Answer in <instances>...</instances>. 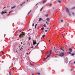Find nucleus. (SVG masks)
<instances>
[{"mask_svg": "<svg viewBox=\"0 0 75 75\" xmlns=\"http://www.w3.org/2000/svg\"><path fill=\"white\" fill-rule=\"evenodd\" d=\"M22 34H20L19 35V37H21L22 38H23V35H25V33H24L23 32H22Z\"/></svg>", "mask_w": 75, "mask_h": 75, "instance_id": "obj_1", "label": "nucleus"}, {"mask_svg": "<svg viewBox=\"0 0 75 75\" xmlns=\"http://www.w3.org/2000/svg\"><path fill=\"white\" fill-rule=\"evenodd\" d=\"M52 53V50H50V54H49L47 55V56L46 57V59L48 58V57H50V55H51V54Z\"/></svg>", "mask_w": 75, "mask_h": 75, "instance_id": "obj_2", "label": "nucleus"}, {"mask_svg": "<svg viewBox=\"0 0 75 75\" xmlns=\"http://www.w3.org/2000/svg\"><path fill=\"white\" fill-rule=\"evenodd\" d=\"M64 55H65V54L64 53L62 52L60 53V54H59V56H61V57H63V56H64Z\"/></svg>", "mask_w": 75, "mask_h": 75, "instance_id": "obj_3", "label": "nucleus"}, {"mask_svg": "<svg viewBox=\"0 0 75 75\" xmlns=\"http://www.w3.org/2000/svg\"><path fill=\"white\" fill-rule=\"evenodd\" d=\"M37 41L36 40H33V45H35V44H37Z\"/></svg>", "mask_w": 75, "mask_h": 75, "instance_id": "obj_4", "label": "nucleus"}, {"mask_svg": "<svg viewBox=\"0 0 75 75\" xmlns=\"http://www.w3.org/2000/svg\"><path fill=\"white\" fill-rule=\"evenodd\" d=\"M66 11L67 12V13H69V9H68V8H66Z\"/></svg>", "mask_w": 75, "mask_h": 75, "instance_id": "obj_5", "label": "nucleus"}, {"mask_svg": "<svg viewBox=\"0 0 75 75\" xmlns=\"http://www.w3.org/2000/svg\"><path fill=\"white\" fill-rule=\"evenodd\" d=\"M50 18H47L46 19V20H47V21H48V22H50Z\"/></svg>", "mask_w": 75, "mask_h": 75, "instance_id": "obj_6", "label": "nucleus"}, {"mask_svg": "<svg viewBox=\"0 0 75 75\" xmlns=\"http://www.w3.org/2000/svg\"><path fill=\"white\" fill-rule=\"evenodd\" d=\"M69 50L70 51V52H72V49L70 48L69 49Z\"/></svg>", "mask_w": 75, "mask_h": 75, "instance_id": "obj_7", "label": "nucleus"}, {"mask_svg": "<svg viewBox=\"0 0 75 75\" xmlns=\"http://www.w3.org/2000/svg\"><path fill=\"white\" fill-rule=\"evenodd\" d=\"M15 7H16V6H13V7H11V9H13V8H15Z\"/></svg>", "mask_w": 75, "mask_h": 75, "instance_id": "obj_8", "label": "nucleus"}, {"mask_svg": "<svg viewBox=\"0 0 75 75\" xmlns=\"http://www.w3.org/2000/svg\"><path fill=\"white\" fill-rule=\"evenodd\" d=\"M41 20H42V19H41V18H39V21H41Z\"/></svg>", "mask_w": 75, "mask_h": 75, "instance_id": "obj_9", "label": "nucleus"}, {"mask_svg": "<svg viewBox=\"0 0 75 75\" xmlns=\"http://www.w3.org/2000/svg\"><path fill=\"white\" fill-rule=\"evenodd\" d=\"M75 6L72 8H71V10H73L74 9H75Z\"/></svg>", "mask_w": 75, "mask_h": 75, "instance_id": "obj_10", "label": "nucleus"}, {"mask_svg": "<svg viewBox=\"0 0 75 75\" xmlns=\"http://www.w3.org/2000/svg\"><path fill=\"white\" fill-rule=\"evenodd\" d=\"M58 2H59V3H61V1L58 0Z\"/></svg>", "mask_w": 75, "mask_h": 75, "instance_id": "obj_11", "label": "nucleus"}, {"mask_svg": "<svg viewBox=\"0 0 75 75\" xmlns=\"http://www.w3.org/2000/svg\"><path fill=\"white\" fill-rule=\"evenodd\" d=\"M2 14H5V12L3 11L1 13Z\"/></svg>", "mask_w": 75, "mask_h": 75, "instance_id": "obj_12", "label": "nucleus"}, {"mask_svg": "<svg viewBox=\"0 0 75 75\" xmlns=\"http://www.w3.org/2000/svg\"><path fill=\"white\" fill-rule=\"evenodd\" d=\"M45 17H48V14H47L46 15H45Z\"/></svg>", "mask_w": 75, "mask_h": 75, "instance_id": "obj_13", "label": "nucleus"}, {"mask_svg": "<svg viewBox=\"0 0 75 75\" xmlns=\"http://www.w3.org/2000/svg\"><path fill=\"white\" fill-rule=\"evenodd\" d=\"M54 52H57V49H55V50H54Z\"/></svg>", "mask_w": 75, "mask_h": 75, "instance_id": "obj_14", "label": "nucleus"}, {"mask_svg": "<svg viewBox=\"0 0 75 75\" xmlns=\"http://www.w3.org/2000/svg\"><path fill=\"white\" fill-rule=\"evenodd\" d=\"M44 27H46V25L45 24H44L43 25Z\"/></svg>", "mask_w": 75, "mask_h": 75, "instance_id": "obj_15", "label": "nucleus"}, {"mask_svg": "<svg viewBox=\"0 0 75 75\" xmlns=\"http://www.w3.org/2000/svg\"><path fill=\"white\" fill-rule=\"evenodd\" d=\"M45 35H44L42 36V38H44L45 37Z\"/></svg>", "mask_w": 75, "mask_h": 75, "instance_id": "obj_16", "label": "nucleus"}, {"mask_svg": "<svg viewBox=\"0 0 75 75\" xmlns=\"http://www.w3.org/2000/svg\"><path fill=\"white\" fill-rule=\"evenodd\" d=\"M44 28L42 27L41 28V30H44Z\"/></svg>", "mask_w": 75, "mask_h": 75, "instance_id": "obj_17", "label": "nucleus"}, {"mask_svg": "<svg viewBox=\"0 0 75 75\" xmlns=\"http://www.w3.org/2000/svg\"><path fill=\"white\" fill-rule=\"evenodd\" d=\"M60 49L61 50H62V51H64V50L62 49V47H60Z\"/></svg>", "mask_w": 75, "mask_h": 75, "instance_id": "obj_18", "label": "nucleus"}, {"mask_svg": "<svg viewBox=\"0 0 75 75\" xmlns=\"http://www.w3.org/2000/svg\"><path fill=\"white\" fill-rule=\"evenodd\" d=\"M75 55V54L74 53L71 54V55H72V56H73V55Z\"/></svg>", "mask_w": 75, "mask_h": 75, "instance_id": "obj_19", "label": "nucleus"}, {"mask_svg": "<svg viewBox=\"0 0 75 75\" xmlns=\"http://www.w3.org/2000/svg\"><path fill=\"white\" fill-rule=\"evenodd\" d=\"M43 8V7H42L40 9V11H41L42 10V9Z\"/></svg>", "mask_w": 75, "mask_h": 75, "instance_id": "obj_20", "label": "nucleus"}, {"mask_svg": "<svg viewBox=\"0 0 75 75\" xmlns=\"http://www.w3.org/2000/svg\"><path fill=\"white\" fill-rule=\"evenodd\" d=\"M31 11H30L28 13V14H30V12H31Z\"/></svg>", "mask_w": 75, "mask_h": 75, "instance_id": "obj_21", "label": "nucleus"}, {"mask_svg": "<svg viewBox=\"0 0 75 75\" xmlns=\"http://www.w3.org/2000/svg\"><path fill=\"white\" fill-rule=\"evenodd\" d=\"M34 48V47L33 46H32L30 47V48Z\"/></svg>", "mask_w": 75, "mask_h": 75, "instance_id": "obj_22", "label": "nucleus"}, {"mask_svg": "<svg viewBox=\"0 0 75 75\" xmlns=\"http://www.w3.org/2000/svg\"><path fill=\"white\" fill-rule=\"evenodd\" d=\"M38 44H39V43H38L37 45L35 47H37V46H38Z\"/></svg>", "mask_w": 75, "mask_h": 75, "instance_id": "obj_23", "label": "nucleus"}, {"mask_svg": "<svg viewBox=\"0 0 75 75\" xmlns=\"http://www.w3.org/2000/svg\"><path fill=\"white\" fill-rule=\"evenodd\" d=\"M29 40H31V38H30V37H29Z\"/></svg>", "mask_w": 75, "mask_h": 75, "instance_id": "obj_24", "label": "nucleus"}, {"mask_svg": "<svg viewBox=\"0 0 75 75\" xmlns=\"http://www.w3.org/2000/svg\"><path fill=\"white\" fill-rule=\"evenodd\" d=\"M47 42H50V40H47Z\"/></svg>", "mask_w": 75, "mask_h": 75, "instance_id": "obj_25", "label": "nucleus"}, {"mask_svg": "<svg viewBox=\"0 0 75 75\" xmlns=\"http://www.w3.org/2000/svg\"><path fill=\"white\" fill-rule=\"evenodd\" d=\"M13 12V11H11L9 12V14H10V13H11V12Z\"/></svg>", "mask_w": 75, "mask_h": 75, "instance_id": "obj_26", "label": "nucleus"}, {"mask_svg": "<svg viewBox=\"0 0 75 75\" xmlns=\"http://www.w3.org/2000/svg\"><path fill=\"white\" fill-rule=\"evenodd\" d=\"M72 14H73V15H75V13H74V12H72Z\"/></svg>", "mask_w": 75, "mask_h": 75, "instance_id": "obj_27", "label": "nucleus"}, {"mask_svg": "<svg viewBox=\"0 0 75 75\" xmlns=\"http://www.w3.org/2000/svg\"><path fill=\"white\" fill-rule=\"evenodd\" d=\"M34 65V64H30V65H32V66H33V65Z\"/></svg>", "mask_w": 75, "mask_h": 75, "instance_id": "obj_28", "label": "nucleus"}, {"mask_svg": "<svg viewBox=\"0 0 75 75\" xmlns=\"http://www.w3.org/2000/svg\"><path fill=\"white\" fill-rule=\"evenodd\" d=\"M47 31H48V30H45V32H46V33H47Z\"/></svg>", "mask_w": 75, "mask_h": 75, "instance_id": "obj_29", "label": "nucleus"}, {"mask_svg": "<svg viewBox=\"0 0 75 75\" xmlns=\"http://www.w3.org/2000/svg\"><path fill=\"white\" fill-rule=\"evenodd\" d=\"M37 25H38L37 24H36V25H35V28H36V26H37Z\"/></svg>", "mask_w": 75, "mask_h": 75, "instance_id": "obj_30", "label": "nucleus"}, {"mask_svg": "<svg viewBox=\"0 0 75 75\" xmlns=\"http://www.w3.org/2000/svg\"><path fill=\"white\" fill-rule=\"evenodd\" d=\"M64 34H62V37L63 38H64Z\"/></svg>", "mask_w": 75, "mask_h": 75, "instance_id": "obj_31", "label": "nucleus"}, {"mask_svg": "<svg viewBox=\"0 0 75 75\" xmlns=\"http://www.w3.org/2000/svg\"><path fill=\"white\" fill-rule=\"evenodd\" d=\"M38 75H40V73H37Z\"/></svg>", "mask_w": 75, "mask_h": 75, "instance_id": "obj_32", "label": "nucleus"}, {"mask_svg": "<svg viewBox=\"0 0 75 75\" xmlns=\"http://www.w3.org/2000/svg\"><path fill=\"white\" fill-rule=\"evenodd\" d=\"M46 23L47 24V25L49 24L48 23V22H46Z\"/></svg>", "mask_w": 75, "mask_h": 75, "instance_id": "obj_33", "label": "nucleus"}, {"mask_svg": "<svg viewBox=\"0 0 75 75\" xmlns=\"http://www.w3.org/2000/svg\"><path fill=\"white\" fill-rule=\"evenodd\" d=\"M25 3V1H24V2H23L22 3V4H24V3Z\"/></svg>", "mask_w": 75, "mask_h": 75, "instance_id": "obj_34", "label": "nucleus"}, {"mask_svg": "<svg viewBox=\"0 0 75 75\" xmlns=\"http://www.w3.org/2000/svg\"><path fill=\"white\" fill-rule=\"evenodd\" d=\"M61 22H63V20L62 19L61 20Z\"/></svg>", "mask_w": 75, "mask_h": 75, "instance_id": "obj_35", "label": "nucleus"}, {"mask_svg": "<svg viewBox=\"0 0 75 75\" xmlns=\"http://www.w3.org/2000/svg\"><path fill=\"white\" fill-rule=\"evenodd\" d=\"M68 54H71V52H68Z\"/></svg>", "mask_w": 75, "mask_h": 75, "instance_id": "obj_36", "label": "nucleus"}, {"mask_svg": "<svg viewBox=\"0 0 75 75\" xmlns=\"http://www.w3.org/2000/svg\"><path fill=\"white\" fill-rule=\"evenodd\" d=\"M34 24L33 23V26H34Z\"/></svg>", "mask_w": 75, "mask_h": 75, "instance_id": "obj_37", "label": "nucleus"}, {"mask_svg": "<svg viewBox=\"0 0 75 75\" xmlns=\"http://www.w3.org/2000/svg\"><path fill=\"white\" fill-rule=\"evenodd\" d=\"M47 30H48L49 29V28L48 27V28H47Z\"/></svg>", "mask_w": 75, "mask_h": 75, "instance_id": "obj_38", "label": "nucleus"}, {"mask_svg": "<svg viewBox=\"0 0 75 75\" xmlns=\"http://www.w3.org/2000/svg\"><path fill=\"white\" fill-rule=\"evenodd\" d=\"M69 16H71V14L70 13H69Z\"/></svg>", "mask_w": 75, "mask_h": 75, "instance_id": "obj_39", "label": "nucleus"}, {"mask_svg": "<svg viewBox=\"0 0 75 75\" xmlns=\"http://www.w3.org/2000/svg\"><path fill=\"white\" fill-rule=\"evenodd\" d=\"M9 74L10 75H11V73L9 72Z\"/></svg>", "mask_w": 75, "mask_h": 75, "instance_id": "obj_40", "label": "nucleus"}, {"mask_svg": "<svg viewBox=\"0 0 75 75\" xmlns=\"http://www.w3.org/2000/svg\"><path fill=\"white\" fill-rule=\"evenodd\" d=\"M70 70L71 71H72L73 69H71Z\"/></svg>", "mask_w": 75, "mask_h": 75, "instance_id": "obj_41", "label": "nucleus"}, {"mask_svg": "<svg viewBox=\"0 0 75 75\" xmlns=\"http://www.w3.org/2000/svg\"><path fill=\"white\" fill-rule=\"evenodd\" d=\"M48 51L46 53V54H48Z\"/></svg>", "mask_w": 75, "mask_h": 75, "instance_id": "obj_42", "label": "nucleus"}, {"mask_svg": "<svg viewBox=\"0 0 75 75\" xmlns=\"http://www.w3.org/2000/svg\"><path fill=\"white\" fill-rule=\"evenodd\" d=\"M21 50H22V48H21L20 49V50H19V51H21Z\"/></svg>", "mask_w": 75, "mask_h": 75, "instance_id": "obj_43", "label": "nucleus"}, {"mask_svg": "<svg viewBox=\"0 0 75 75\" xmlns=\"http://www.w3.org/2000/svg\"><path fill=\"white\" fill-rule=\"evenodd\" d=\"M6 7H4L3 8V9H4V8H5Z\"/></svg>", "mask_w": 75, "mask_h": 75, "instance_id": "obj_44", "label": "nucleus"}, {"mask_svg": "<svg viewBox=\"0 0 75 75\" xmlns=\"http://www.w3.org/2000/svg\"><path fill=\"white\" fill-rule=\"evenodd\" d=\"M52 6V4H50V6Z\"/></svg>", "mask_w": 75, "mask_h": 75, "instance_id": "obj_45", "label": "nucleus"}, {"mask_svg": "<svg viewBox=\"0 0 75 75\" xmlns=\"http://www.w3.org/2000/svg\"><path fill=\"white\" fill-rule=\"evenodd\" d=\"M2 54H4V53L3 52H2Z\"/></svg>", "mask_w": 75, "mask_h": 75, "instance_id": "obj_46", "label": "nucleus"}, {"mask_svg": "<svg viewBox=\"0 0 75 75\" xmlns=\"http://www.w3.org/2000/svg\"><path fill=\"white\" fill-rule=\"evenodd\" d=\"M28 53H27V55H28Z\"/></svg>", "mask_w": 75, "mask_h": 75, "instance_id": "obj_47", "label": "nucleus"}, {"mask_svg": "<svg viewBox=\"0 0 75 75\" xmlns=\"http://www.w3.org/2000/svg\"><path fill=\"white\" fill-rule=\"evenodd\" d=\"M46 59V58H45L44 59Z\"/></svg>", "mask_w": 75, "mask_h": 75, "instance_id": "obj_48", "label": "nucleus"}, {"mask_svg": "<svg viewBox=\"0 0 75 75\" xmlns=\"http://www.w3.org/2000/svg\"><path fill=\"white\" fill-rule=\"evenodd\" d=\"M41 40H42V38H41Z\"/></svg>", "mask_w": 75, "mask_h": 75, "instance_id": "obj_49", "label": "nucleus"}, {"mask_svg": "<svg viewBox=\"0 0 75 75\" xmlns=\"http://www.w3.org/2000/svg\"><path fill=\"white\" fill-rule=\"evenodd\" d=\"M9 16V14H8L7 15V16Z\"/></svg>", "mask_w": 75, "mask_h": 75, "instance_id": "obj_50", "label": "nucleus"}, {"mask_svg": "<svg viewBox=\"0 0 75 75\" xmlns=\"http://www.w3.org/2000/svg\"><path fill=\"white\" fill-rule=\"evenodd\" d=\"M32 75H34V74L33 73L32 74Z\"/></svg>", "mask_w": 75, "mask_h": 75, "instance_id": "obj_51", "label": "nucleus"}, {"mask_svg": "<svg viewBox=\"0 0 75 75\" xmlns=\"http://www.w3.org/2000/svg\"><path fill=\"white\" fill-rule=\"evenodd\" d=\"M20 32H21V30H20Z\"/></svg>", "mask_w": 75, "mask_h": 75, "instance_id": "obj_52", "label": "nucleus"}, {"mask_svg": "<svg viewBox=\"0 0 75 75\" xmlns=\"http://www.w3.org/2000/svg\"><path fill=\"white\" fill-rule=\"evenodd\" d=\"M64 27H65V28H66V26L65 25H64Z\"/></svg>", "mask_w": 75, "mask_h": 75, "instance_id": "obj_53", "label": "nucleus"}, {"mask_svg": "<svg viewBox=\"0 0 75 75\" xmlns=\"http://www.w3.org/2000/svg\"><path fill=\"white\" fill-rule=\"evenodd\" d=\"M10 7V6H7V7Z\"/></svg>", "mask_w": 75, "mask_h": 75, "instance_id": "obj_54", "label": "nucleus"}, {"mask_svg": "<svg viewBox=\"0 0 75 75\" xmlns=\"http://www.w3.org/2000/svg\"><path fill=\"white\" fill-rule=\"evenodd\" d=\"M12 69L14 70V68H12Z\"/></svg>", "mask_w": 75, "mask_h": 75, "instance_id": "obj_55", "label": "nucleus"}, {"mask_svg": "<svg viewBox=\"0 0 75 75\" xmlns=\"http://www.w3.org/2000/svg\"><path fill=\"white\" fill-rule=\"evenodd\" d=\"M5 13H7V12H5Z\"/></svg>", "mask_w": 75, "mask_h": 75, "instance_id": "obj_56", "label": "nucleus"}, {"mask_svg": "<svg viewBox=\"0 0 75 75\" xmlns=\"http://www.w3.org/2000/svg\"><path fill=\"white\" fill-rule=\"evenodd\" d=\"M74 64H75V61L74 62Z\"/></svg>", "mask_w": 75, "mask_h": 75, "instance_id": "obj_57", "label": "nucleus"}, {"mask_svg": "<svg viewBox=\"0 0 75 75\" xmlns=\"http://www.w3.org/2000/svg\"><path fill=\"white\" fill-rule=\"evenodd\" d=\"M21 44H23V42H21Z\"/></svg>", "mask_w": 75, "mask_h": 75, "instance_id": "obj_58", "label": "nucleus"}, {"mask_svg": "<svg viewBox=\"0 0 75 75\" xmlns=\"http://www.w3.org/2000/svg\"><path fill=\"white\" fill-rule=\"evenodd\" d=\"M38 4H37L36 5V6H37V5Z\"/></svg>", "mask_w": 75, "mask_h": 75, "instance_id": "obj_59", "label": "nucleus"}, {"mask_svg": "<svg viewBox=\"0 0 75 75\" xmlns=\"http://www.w3.org/2000/svg\"><path fill=\"white\" fill-rule=\"evenodd\" d=\"M27 1H28V0H27Z\"/></svg>", "mask_w": 75, "mask_h": 75, "instance_id": "obj_60", "label": "nucleus"}, {"mask_svg": "<svg viewBox=\"0 0 75 75\" xmlns=\"http://www.w3.org/2000/svg\"><path fill=\"white\" fill-rule=\"evenodd\" d=\"M54 48H55V47H54Z\"/></svg>", "mask_w": 75, "mask_h": 75, "instance_id": "obj_61", "label": "nucleus"}, {"mask_svg": "<svg viewBox=\"0 0 75 75\" xmlns=\"http://www.w3.org/2000/svg\"><path fill=\"white\" fill-rule=\"evenodd\" d=\"M16 51V52H17V50Z\"/></svg>", "mask_w": 75, "mask_h": 75, "instance_id": "obj_62", "label": "nucleus"}, {"mask_svg": "<svg viewBox=\"0 0 75 75\" xmlns=\"http://www.w3.org/2000/svg\"><path fill=\"white\" fill-rule=\"evenodd\" d=\"M1 61H0V62H1Z\"/></svg>", "mask_w": 75, "mask_h": 75, "instance_id": "obj_63", "label": "nucleus"}, {"mask_svg": "<svg viewBox=\"0 0 75 75\" xmlns=\"http://www.w3.org/2000/svg\"><path fill=\"white\" fill-rule=\"evenodd\" d=\"M44 3H45V2H44Z\"/></svg>", "mask_w": 75, "mask_h": 75, "instance_id": "obj_64", "label": "nucleus"}]
</instances>
